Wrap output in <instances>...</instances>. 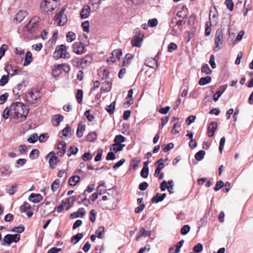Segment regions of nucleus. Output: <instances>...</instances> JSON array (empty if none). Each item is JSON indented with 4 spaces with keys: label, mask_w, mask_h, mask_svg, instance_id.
I'll use <instances>...</instances> for the list:
<instances>
[{
    "label": "nucleus",
    "mask_w": 253,
    "mask_h": 253,
    "mask_svg": "<svg viewBox=\"0 0 253 253\" xmlns=\"http://www.w3.org/2000/svg\"><path fill=\"white\" fill-rule=\"evenodd\" d=\"M106 195L102 197V200L99 201L101 208L107 210H112L116 208L118 203V193L114 189L109 190Z\"/></svg>",
    "instance_id": "1"
},
{
    "label": "nucleus",
    "mask_w": 253,
    "mask_h": 253,
    "mask_svg": "<svg viewBox=\"0 0 253 253\" xmlns=\"http://www.w3.org/2000/svg\"><path fill=\"white\" fill-rule=\"evenodd\" d=\"M11 116L17 120V123L24 121L27 118L29 109L21 102H16L11 105Z\"/></svg>",
    "instance_id": "2"
},
{
    "label": "nucleus",
    "mask_w": 253,
    "mask_h": 253,
    "mask_svg": "<svg viewBox=\"0 0 253 253\" xmlns=\"http://www.w3.org/2000/svg\"><path fill=\"white\" fill-rule=\"evenodd\" d=\"M39 19L40 18L39 17H33L29 23L25 26L23 28V31L28 34L34 33L38 29Z\"/></svg>",
    "instance_id": "3"
},
{
    "label": "nucleus",
    "mask_w": 253,
    "mask_h": 253,
    "mask_svg": "<svg viewBox=\"0 0 253 253\" xmlns=\"http://www.w3.org/2000/svg\"><path fill=\"white\" fill-rule=\"evenodd\" d=\"M20 239V235L18 234H7L4 238L3 241L1 243L2 246L7 245L9 246L12 242L17 243Z\"/></svg>",
    "instance_id": "4"
},
{
    "label": "nucleus",
    "mask_w": 253,
    "mask_h": 253,
    "mask_svg": "<svg viewBox=\"0 0 253 253\" xmlns=\"http://www.w3.org/2000/svg\"><path fill=\"white\" fill-rule=\"evenodd\" d=\"M64 12L65 9L62 8L54 16V21L58 26H62L64 25L67 21V16L64 13Z\"/></svg>",
    "instance_id": "5"
},
{
    "label": "nucleus",
    "mask_w": 253,
    "mask_h": 253,
    "mask_svg": "<svg viewBox=\"0 0 253 253\" xmlns=\"http://www.w3.org/2000/svg\"><path fill=\"white\" fill-rule=\"evenodd\" d=\"M67 49L65 45L61 44L57 46L56 48L55 51L53 53V57L56 59L59 58L67 57Z\"/></svg>",
    "instance_id": "6"
},
{
    "label": "nucleus",
    "mask_w": 253,
    "mask_h": 253,
    "mask_svg": "<svg viewBox=\"0 0 253 253\" xmlns=\"http://www.w3.org/2000/svg\"><path fill=\"white\" fill-rule=\"evenodd\" d=\"M57 0H44L41 4L42 9L44 12L51 11L54 9L53 2Z\"/></svg>",
    "instance_id": "7"
},
{
    "label": "nucleus",
    "mask_w": 253,
    "mask_h": 253,
    "mask_svg": "<svg viewBox=\"0 0 253 253\" xmlns=\"http://www.w3.org/2000/svg\"><path fill=\"white\" fill-rule=\"evenodd\" d=\"M5 70L11 77L17 75H21L23 73L19 67L11 65L5 66Z\"/></svg>",
    "instance_id": "8"
},
{
    "label": "nucleus",
    "mask_w": 253,
    "mask_h": 253,
    "mask_svg": "<svg viewBox=\"0 0 253 253\" xmlns=\"http://www.w3.org/2000/svg\"><path fill=\"white\" fill-rule=\"evenodd\" d=\"M25 88L24 83L17 84L13 89V92L15 95V99H18L23 93Z\"/></svg>",
    "instance_id": "9"
},
{
    "label": "nucleus",
    "mask_w": 253,
    "mask_h": 253,
    "mask_svg": "<svg viewBox=\"0 0 253 253\" xmlns=\"http://www.w3.org/2000/svg\"><path fill=\"white\" fill-rule=\"evenodd\" d=\"M56 154L60 157L63 156L66 152V144L65 141H59L57 146Z\"/></svg>",
    "instance_id": "10"
},
{
    "label": "nucleus",
    "mask_w": 253,
    "mask_h": 253,
    "mask_svg": "<svg viewBox=\"0 0 253 253\" xmlns=\"http://www.w3.org/2000/svg\"><path fill=\"white\" fill-rule=\"evenodd\" d=\"M221 30L218 29L215 33V37L214 39L215 46L214 47V50L215 51H218L220 48V45L221 44Z\"/></svg>",
    "instance_id": "11"
},
{
    "label": "nucleus",
    "mask_w": 253,
    "mask_h": 253,
    "mask_svg": "<svg viewBox=\"0 0 253 253\" xmlns=\"http://www.w3.org/2000/svg\"><path fill=\"white\" fill-rule=\"evenodd\" d=\"M73 51L77 54H82L84 52V47L81 42H76L73 45Z\"/></svg>",
    "instance_id": "12"
},
{
    "label": "nucleus",
    "mask_w": 253,
    "mask_h": 253,
    "mask_svg": "<svg viewBox=\"0 0 253 253\" xmlns=\"http://www.w3.org/2000/svg\"><path fill=\"white\" fill-rule=\"evenodd\" d=\"M40 93L38 92H34L32 90H30L27 95V99L31 103H34L37 99L40 98Z\"/></svg>",
    "instance_id": "13"
},
{
    "label": "nucleus",
    "mask_w": 253,
    "mask_h": 253,
    "mask_svg": "<svg viewBox=\"0 0 253 253\" xmlns=\"http://www.w3.org/2000/svg\"><path fill=\"white\" fill-rule=\"evenodd\" d=\"M51 155L49 160V165L50 167V168H54L55 166L56 165V164L59 162V160L58 158L55 156V153L54 152H50L46 156V157H48L50 155Z\"/></svg>",
    "instance_id": "14"
},
{
    "label": "nucleus",
    "mask_w": 253,
    "mask_h": 253,
    "mask_svg": "<svg viewBox=\"0 0 253 253\" xmlns=\"http://www.w3.org/2000/svg\"><path fill=\"white\" fill-rule=\"evenodd\" d=\"M28 199L34 203H37L42 200V196L40 194L32 193Z\"/></svg>",
    "instance_id": "15"
},
{
    "label": "nucleus",
    "mask_w": 253,
    "mask_h": 253,
    "mask_svg": "<svg viewBox=\"0 0 253 253\" xmlns=\"http://www.w3.org/2000/svg\"><path fill=\"white\" fill-rule=\"evenodd\" d=\"M125 146L126 145L124 144L114 143L110 146V150L114 153H117L122 151Z\"/></svg>",
    "instance_id": "16"
},
{
    "label": "nucleus",
    "mask_w": 253,
    "mask_h": 253,
    "mask_svg": "<svg viewBox=\"0 0 253 253\" xmlns=\"http://www.w3.org/2000/svg\"><path fill=\"white\" fill-rule=\"evenodd\" d=\"M90 7L88 5H84L81 13H80V16L82 19H86L89 16L90 14Z\"/></svg>",
    "instance_id": "17"
},
{
    "label": "nucleus",
    "mask_w": 253,
    "mask_h": 253,
    "mask_svg": "<svg viewBox=\"0 0 253 253\" xmlns=\"http://www.w3.org/2000/svg\"><path fill=\"white\" fill-rule=\"evenodd\" d=\"M217 127V123L211 122L208 128V134L209 137H212Z\"/></svg>",
    "instance_id": "18"
},
{
    "label": "nucleus",
    "mask_w": 253,
    "mask_h": 253,
    "mask_svg": "<svg viewBox=\"0 0 253 253\" xmlns=\"http://www.w3.org/2000/svg\"><path fill=\"white\" fill-rule=\"evenodd\" d=\"M26 15L27 12L26 11L21 10L15 15V17L14 18V21L20 23L23 20Z\"/></svg>",
    "instance_id": "19"
},
{
    "label": "nucleus",
    "mask_w": 253,
    "mask_h": 253,
    "mask_svg": "<svg viewBox=\"0 0 253 253\" xmlns=\"http://www.w3.org/2000/svg\"><path fill=\"white\" fill-rule=\"evenodd\" d=\"M166 195H167L166 193H164L162 195L160 193H157L154 197L152 198L151 202L153 203H158L159 202H162L166 197Z\"/></svg>",
    "instance_id": "20"
},
{
    "label": "nucleus",
    "mask_w": 253,
    "mask_h": 253,
    "mask_svg": "<svg viewBox=\"0 0 253 253\" xmlns=\"http://www.w3.org/2000/svg\"><path fill=\"white\" fill-rule=\"evenodd\" d=\"M151 235V231H146L143 227H141L139 231L138 235L136 236V240H138L141 237H147L150 236Z\"/></svg>",
    "instance_id": "21"
},
{
    "label": "nucleus",
    "mask_w": 253,
    "mask_h": 253,
    "mask_svg": "<svg viewBox=\"0 0 253 253\" xmlns=\"http://www.w3.org/2000/svg\"><path fill=\"white\" fill-rule=\"evenodd\" d=\"M82 63V68H84L89 65L92 61V57L90 55H86L84 58L80 59Z\"/></svg>",
    "instance_id": "22"
},
{
    "label": "nucleus",
    "mask_w": 253,
    "mask_h": 253,
    "mask_svg": "<svg viewBox=\"0 0 253 253\" xmlns=\"http://www.w3.org/2000/svg\"><path fill=\"white\" fill-rule=\"evenodd\" d=\"M63 116L61 115H56L52 118V123L55 126H57L63 120Z\"/></svg>",
    "instance_id": "23"
},
{
    "label": "nucleus",
    "mask_w": 253,
    "mask_h": 253,
    "mask_svg": "<svg viewBox=\"0 0 253 253\" xmlns=\"http://www.w3.org/2000/svg\"><path fill=\"white\" fill-rule=\"evenodd\" d=\"M32 61L33 57L32 53L30 51H27L25 54L23 66H28L32 62Z\"/></svg>",
    "instance_id": "24"
},
{
    "label": "nucleus",
    "mask_w": 253,
    "mask_h": 253,
    "mask_svg": "<svg viewBox=\"0 0 253 253\" xmlns=\"http://www.w3.org/2000/svg\"><path fill=\"white\" fill-rule=\"evenodd\" d=\"M85 126L82 122H80L77 130V135L78 137H81L83 135V132L85 130Z\"/></svg>",
    "instance_id": "25"
},
{
    "label": "nucleus",
    "mask_w": 253,
    "mask_h": 253,
    "mask_svg": "<svg viewBox=\"0 0 253 253\" xmlns=\"http://www.w3.org/2000/svg\"><path fill=\"white\" fill-rule=\"evenodd\" d=\"M80 181L79 176L74 175L71 176L69 179V184L72 186H76Z\"/></svg>",
    "instance_id": "26"
},
{
    "label": "nucleus",
    "mask_w": 253,
    "mask_h": 253,
    "mask_svg": "<svg viewBox=\"0 0 253 253\" xmlns=\"http://www.w3.org/2000/svg\"><path fill=\"white\" fill-rule=\"evenodd\" d=\"M217 12L215 7L211 8L210 12L209 14V19L210 20H212L213 22H216L217 17Z\"/></svg>",
    "instance_id": "27"
},
{
    "label": "nucleus",
    "mask_w": 253,
    "mask_h": 253,
    "mask_svg": "<svg viewBox=\"0 0 253 253\" xmlns=\"http://www.w3.org/2000/svg\"><path fill=\"white\" fill-rule=\"evenodd\" d=\"M141 162V159L139 157L133 158L130 162V166L132 167L133 169H136Z\"/></svg>",
    "instance_id": "28"
},
{
    "label": "nucleus",
    "mask_w": 253,
    "mask_h": 253,
    "mask_svg": "<svg viewBox=\"0 0 253 253\" xmlns=\"http://www.w3.org/2000/svg\"><path fill=\"white\" fill-rule=\"evenodd\" d=\"M211 78L210 76L206 77H202L200 79L199 84L201 85H204L211 83Z\"/></svg>",
    "instance_id": "29"
},
{
    "label": "nucleus",
    "mask_w": 253,
    "mask_h": 253,
    "mask_svg": "<svg viewBox=\"0 0 253 253\" xmlns=\"http://www.w3.org/2000/svg\"><path fill=\"white\" fill-rule=\"evenodd\" d=\"M60 184V180L58 179H55L51 185V189L53 192L56 191L59 188Z\"/></svg>",
    "instance_id": "30"
},
{
    "label": "nucleus",
    "mask_w": 253,
    "mask_h": 253,
    "mask_svg": "<svg viewBox=\"0 0 253 253\" xmlns=\"http://www.w3.org/2000/svg\"><path fill=\"white\" fill-rule=\"evenodd\" d=\"M76 38V35L75 33L72 31L69 32L66 36V40L68 42H71Z\"/></svg>",
    "instance_id": "31"
},
{
    "label": "nucleus",
    "mask_w": 253,
    "mask_h": 253,
    "mask_svg": "<svg viewBox=\"0 0 253 253\" xmlns=\"http://www.w3.org/2000/svg\"><path fill=\"white\" fill-rule=\"evenodd\" d=\"M1 172L4 174H9L11 172L10 167L9 165H4L0 169Z\"/></svg>",
    "instance_id": "32"
},
{
    "label": "nucleus",
    "mask_w": 253,
    "mask_h": 253,
    "mask_svg": "<svg viewBox=\"0 0 253 253\" xmlns=\"http://www.w3.org/2000/svg\"><path fill=\"white\" fill-rule=\"evenodd\" d=\"M62 69L60 64L55 66L52 70V74L54 77H56L62 73Z\"/></svg>",
    "instance_id": "33"
},
{
    "label": "nucleus",
    "mask_w": 253,
    "mask_h": 253,
    "mask_svg": "<svg viewBox=\"0 0 253 253\" xmlns=\"http://www.w3.org/2000/svg\"><path fill=\"white\" fill-rule=\"evenodd\" d=\"M224 4L226 6L227 8L230 11H232L234 9V3L233 0H225Z\"/></svg>",
    "instance_id": "34"
},
{
    "label": "nucleus",
    "mask_w": 253,
    "mask_h": 253,
    "mask_svg": "<svg viewBox=\"0 0 253 253\" xmlns=\"http://www.w3.org/2000/svg\"><path fill=\"white\" fill-rule=\"evenodd\" d=\"M31 208L30 205L27 203L25 202L23 205L20 207V211L21 212H25Z\"/></svg>",
    "instance_id": "35"
},
{
    "label": "nucleus",
    "mask_w": 253,
    "mask_h": 253,
    "mask_svg": "<svg viewBox=\"0 0 253 253\" xmlns=\"http://www.w3.org/2000/svg\"><path fill=\"white\" fill-rule=\"evenodd\" d=\"M133 56L131 54L127 53L125 56V59L123 62V66H127L130 62V60L132 58Z\"/></svg>",
    "instance_id": "36"
},
{
    "label": "nucleus",
    "mask_w": 253,
    "mask_h": 253,
    "mask_svg": "<svg viewBox=\"0 0 253 253\" xmlns=\"http://www.w3.org/2000/svg\"><path fill=\"white\" fill-rule=\"evenodd\" d=\"M125 137L122 135H117L115 136L114 141V143L122 144L125 141Z\"/></svg>",
    "instance_id": "37"
},
{
    "label": "nucleus",
    "mask_w": 253,
    "mask_h": 253,
    "mask_svg": "<svg viewBox=\"0 0 253 253\" xmlns=\"http://www.w3.org/2000/svg\"><path fill=\"white\" fill-rule=\"evenodd\" d=\"M231 183L229 182H226L224 183L222 181V192L227 193L231 189Z\"/></svg>",
    "instance_id": "38"
},
{
    "label": "nucleus",
    "mask_w": 253,
    "mask_h": 253,
    "mask_svg": "<svg viewBox=\"0 0 253 253\" xmlns=\"http://www.w3.org/2000/svg\"><path fill=\"white\" fill-rule=\"evenodd\" d=\"M205 154L204 150H200L195 154V158L197 161H201L204 159Z\"/></svg>",
    "instance_id": "39"
},
{
    "label": "nucleus",
    "mask_w": 253,
    "mask_h": 253,
    "mask_svg": "<svg viewBox=\"0 0 253 253\" xmlns=\"http://www.w3.org/2000/svg\"><path fill=\"white\" fill-rule=\"evenodd\" d=\"M201 72L203 73H205L206 74H211V70L207 64H204L203 65L201 68Z\"/></svg>",
    "instance_id": "40"
},
{
    "label": "nucleus",
    "mask_w": 253,
    "mask_h": 253,
    "mask_svg": "<svg viewBox=\"0 0 253 253\" xmlns=\"http://www.w3.org/2000/svg\"><path fill=\"white\" fill-rule=\"evenodd\" d=\"M9 115H10V117H12L11 116V105L10 106V107H6L4 109V110L3 112L2 116L4 119H8Z\"/></svg>",
    "instance_id": "41"
},
{
    "label": "nucleus",
    "mask_w": 253,
    "mask_h": 253,
    "mask_svg": "<svg viewBox=\"0 0 253 253\" xmlns=\"http://www.w3.org/2000/svg\"><path fill=\"white\" fill-rule=\"evenodd\" d=\"M39 151L38 149H34L31 152L29 158L31 160L36 159L39 157Z\"/></svg>",
    "instance_id": "42"
},
{
    "label": "nucleus",
    "mask_w": 253,
    "mask_h": 253,
    "mask_svg": "<svg viewBox=\"0 0 253 253\" xmlns=\"http://www.w3.org/2000/svg\"><path fill=\"white\" fill-rule=\"evenodd\" d=\"M105 229L103 226H99L95 232L96 235L99 239L103 238L102 234L104 232Z\"/></svg>",
    "instance_id": "43"
},
{
    "label": "nucleus",
    "mask_w": 253,
    "mask_h": 253,
    "mask_svg": "<svg viewBox=\"0 0 253 253\" xmlns=\"http://www.w3.org/2000/svg\"><path fill=\"white\" fill-rule=\"evenodd\" d=\"M116 102H113L110 105L107 107L106 110L110 114H113L115 109Z\"/></svg>",
    "instance_id": "44"
},
{
    "label": "nucleus",
    "mask_w": 253,
    "mask_h": 253,
    "mask_svg": "<svg viewBox=\"0 0 253 253\" xmlns=\"http://www.w3.org/2000/svg\"><path fill=\"white\" fill-rule=\"evenodd\" d=\"M141 39L140 37H137L131 41V44L133 46L140 47L141 46Z\"/></svg>",
    "instance_id": "45"
},
{
    "label": "nucleus",
    "mask_w": 253,
    "mask_h": 253,
    "mask_svg": "<svg viewBox=\"0 0 253 253\" xmlns=\"http://www.w3.org/2000/svg\"><path fill=\"white\" fill-rule=\"evenodd\" d=\"M145 64L146 66L152 68H154L155 66H157V61L154 59H151L147 61Z\"/></svg>",
    "instance_id": "46"
},
{
    "label": "nucleus",
    "mask_w": 253,
    "mask_h": 253,
    "mask_svg": "<svg viewBox=\"0 0 253 253\" xmlns=\"http://www.w3.org/2000/svg\"><path fill=\"white\" fill-rule=\"evenodd\" d=\"M38 139V135L37 133H35L31 135L28 138L27 141L30 143H35Z\"/></svg>",
    "instance_id": "47"
},
{
    "label": "nucleus",
    "mask_w": 253,
    "mask_h": 253,
    "mask_svg": "<svg viewBox=\"0 0 253 253\" xmlns=\"http://www.w3.org/2000/svg\"><path fill=\"white\" fill-rule=\"evenodd\" d=\"M75 200V196H71L69 198H68L67 202L68 206L66 209L67 211L68 210L72 207V205L73 204Z\"/></svg>",
    "instance_id": "48"
},
{
    "label": "nucleus",
    "mask_w": 253,
    "mask_h": 253,
    "mask_svg": "<svg viewBox=\"0 0 253 253\" xmlns=\"http://www.w3.org/2000/svg\"><path fill=\"white\" fill-rule=\"evenodd\" d=\"M104 183L100 184L97 188V193L99 195L103 194L106 189Z\"/></svg>",
    "instance_id": "49"
},
{
    "label": "nucleus",
    "mask_w": 253,
    "mask_h": 253,
    "mask_svg": "<svg viewBox=\"0 0 253 253\" xmlns=\"http://www.w3.org/2000/svg\"><path fill=\"white\" fill-rule=\"evenodd\" d=\"M83 91L82 89H78L77 92V100L78 103H81L83 100Z\"/></svg>",
    "instance_id": "50"
},
{
    "label": "nucleus",
    "mask_w": 253,
    "mask_h": 253,
    "mask_svg": "<svg viewBox=\"0 0 253 253\" xmlns=\"http://www.w3.org/2000/svg\"><path fill=\"white\" fill-rule=\"evenodd\" d=\"M187 9H183L182 10L178 11L177 16L179 18H185L187 17Z\"/></svg>",
    "instance_id": "51"
},
{
    "label": "nucleus",
    "mask_w": 253,
    "mask_h": 253,
    "mask_svg": "<svg viewBox=\"0 0 253 253\" xmlns=\"http://www.w3.org/2000/svg\"><path fill=\"white\" fill-rule=\"evenodd\" d=\"M122 55V51L120 49H117L113 50L112 53V55L115 56L118 59H120Z\"/></svg>",
    "instance_id": "52"
},
{
    "label": "nucleus",
    "mask_w": 253,
    "mask_h": 253,
    "mask_svg": "<svg viewBox=\"0 0 253 253\" xmlns=\"http://www.w3.org/2000/svg\"><path fill=\"white\" fill-rule=\"evenodd\" d=\"M72 63L74 66H77L79 68H82V63L80 59L78 58H73L72 60Z\"/></svg>",
    "instance_id": "53"
},
{
    "label": "nucleus",
    "mask_w": 253,
    "mask_h": 253,
    "mask_svg": "<svg viewBox=\"0 0 253 253\" xmlns=\"http://www.w3.org/2000/svg\"><path fill=\"white\" fill-rule=\"evenodd\" d=\"M83 233H78L76 235L73 236L72 237L71 240L72 242H73L74 240H76V241L74 242V244H76L78 243L83 237Z\"/></svg>",
    "instance_id": "54"
},
{
    "label": "nucleus",
    "mask_w": 253,
    "mask_h": 253,
    "mask_svg": "<svg viewBox=\"0 0 253 253\" xmlns=\"http://www.w3.org/2000/svg\"><path fill=\"white\" fill-rule=\"evenodd\" d=\"M203 247L202 244L198 243L193 249L194 253H198L202 251Z\"/></svg>",
    "instance_id": "55"
},
{
    "label": "nucleus",
    "mask_w": 253,
    "mask_h": 253,
    "mask_svg": "<svg viewBox=\"0 0 253 253\" xmlns=\"http://www.w3.org/2000/svg\"><path fill=\"white\" fill-rule=\"evenodd\" d=\"M158 24V21L157 19L153 18L148 20V26L150 27H154L157 26Z\"/></svg>",
    "instance_id": "56"
},
{
    "label": "nucleus",
    "mask_w": 253,
    "mask_h": 253,
    "mask_svg": "<svg viewBox=\"0 0 253 253\" xmlns=\"http://www.w3.org/2000/svg\"><path fill=\"white\" fill-rule=\"evenodd\" d=\"M96 136V133L94 132H91L86 136V140L88 141L92 142L95 139Z\"/></svg>",
    "instance_id": "57"
},
{
    "label": "nucleus",
    "mask_w": 253,
    "mask_h": 253,
    "mask_svg": "<svg viewBox=\"0 0 253 253\" xmlns=\"http://www.w3.org/2000/svg\"><path fill=\"white\" fill-rule=\"evenodd\" d=\"M190 230V227L188 225L183 226L181 229V234L182 235H186Z\"/></svg>",
    "instance_id": "58"
},
{
    "label": "nucleus",
    "mask_w": 253,
    "mask_h": 253,
    "mask_svg": "<svg viewBox=\"0 0 253 253\" xmlns=\"http://www.w3.org/2000/svg\"><path fill=\"white\" fill-rule=\"evenodd\" d=\"M16 187H17L16 184H13L11 186V187H9V188L6 189V192L9 193L10 195H13L16 192L15 189L16 188Z\"/></svg>",
    "instance_id": "59"
},
{
    "label": "nucleus",
    "mask_w": 253,
    "mask_h": 253,
    "mask_svg": "<svg viewBox=\"0 0 253 253\" xmlns=\"http://www.w3.org/2000/svg\"><path fill=\"white\" fill-rule=\"evenodd\" d=\"M126 160L124 159H122L119 162L116 163L113 167L114 170L117 169L119 168L122 166L125 162Z\"/></svg>",
    "instance_id": "60"
},
{
    "label": "nucleus",
    "mask_w": 253,
    "mask_h": 253,
    "mask_svg": "<svg viewBox=\"0 0 253 253\" xmlns=\"http://www.w3.org/2000/svg\"><path fill=\"white\" fill-rule=\"evenodd\" d=\"M163 162L164 160L163 159H160L157 161L156 163V165L158 164L157 169L161 170L164 168L165 165Z\"/></svg>",
    "instance_id": "61"
},
{
    "label": "nucleus",
    "mask_w": 253,
    "mask_h": 253,
    "mask_svg": "<svg viewBox=\"0 0 253 253\" xmlns=\"http://www.w3.org/2000/svg\"><path fill=\"white\" fill-rule=\"evenodd\" d=\"M8 81V75H3L0 79V86H3L7 83Z\"/></svg>",
    "instance_id": "62"
},
{
    "label": "nucleus",
    "mask_w": 253,
    "mask_h": 253,
    "mask_svg": "<svg viewBox=\"0 0 253 253\" xmlns=\"http://www.w3.org/2000/svg\"><path fill=\"white\" fill-rule=\"evenodd\" d=\"M48 138V136L47 134H41L38 136V140L41 142H44L47 140Z\"/></svg>",
    "instance_id": "63"
},
{
    "label": "nucleus",
    "mask_w": 253,
    "mask_h": 253,
    "mask_svg": "<svg viewBox=\"0 0 253 253\" xmlns=\"http://www.w3.org/2000/svg\"><path fill=\"white\" fill-rule=\"evenodd\" d=\"M177 48V45L173 42H171L168 46V51L169 52H172L176 50Z\"/></svg>",
    "instance_id": "64"
}]
</instances>
